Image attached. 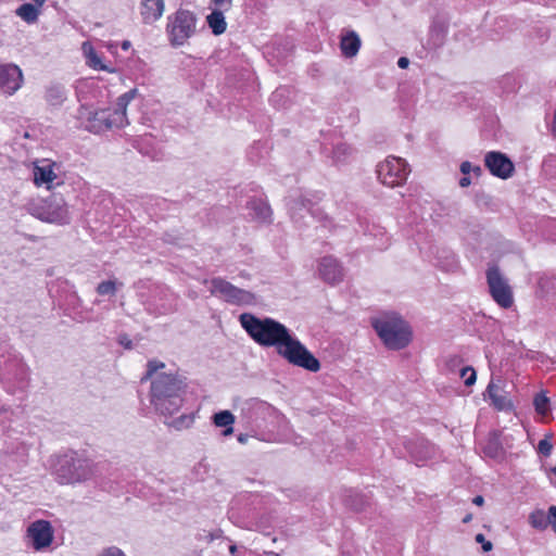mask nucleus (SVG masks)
Here are the masks:
<instances>
[{"label": "nucleus", "mask_w": 556, "mask_h": 556, "mask_svg": "<svg viewBox=\"0 0 556 556\" xmlns=\"http://www.w3.org/2000/svg\"><path fill=\"white\" fill-rule=\"evenodd\" d=\"M239 321L254 342L264 348H276L277 353L289 364L312 372L320 369L319 361L278 320L242 313Z\"/></svg>", "instance_id": "1"}, {"label": "nucleus", "mask_w": 556, "mask_h": 556, "mask_svg": "<svg viewBox=\"0 0 556 556\" xmlns=\"http://www.w3.org/2000/svg\"><path fill=\"white\" fill-rule=\"evenodd\" d=\"M165 364L157 359L147 363V371L141 381H151L150 403L155 412L170 417L181 408L187 389L186 379L177 372H163Z\"/></svg>", "instance_id": "2"}, {"label": "nucleus", "mask_w": 556, "mask_h": 556, "mask_svg": "<svg viewBox=\"0 0 556 556\" xmlns=\"http://www.w3.org/2000/svg\"><path fill=\"white\" fill-rule=\"evenodd\" d=\"M136 93L137 89H131L119 96L114 109L92 111L90 108L81 105L77 113L80 127L90 132L99 134L114 127L121 128L128 125L126 110Z\"/></svg>", "instance_id": "3"}, {"label": "nucleus", "mask_w": 556, "mask_h": 556, "mask_svg": "<svg viewBox=\"0 0 556 556\" xmlns=\"http://www.w3.org/2000/svg\"><path fill=\"white\" fill-rule=\"evenodd\" d=\"M26 211L45 223L61 226L71 223L68 206L61 194L52 193L47 198L30 200L26 204Z\"/></svg>", "instance_id": "4"}, {"label": "nucleus", "mask_w": 556, "mask_h": 556, "mask_svg": "<svg viewBox=\"0 0 556 556\" xmlns=\"http://www.w3.org/2000/svg\"><path fill=\"white\" fill-rule=\"evenodd\" d=\"M372 327L390 350H401L412 340L408 324L395 314L384 315L372 320Z\"/></svg>", "instance_id": "5"}, {"label": "nucleus", "mask_w": 556, "mask_h": 556, "mask_svg": "<svg viewBox=\"0 0 556 556\" xmlns=\"http://www.w3.org/2000/svg\"><path fill=\"white\" fill-rule=\"evenodd\" d=\"M53 473L59 483L73 484L90 479L93 470L92 464L88 459L80 458L73 453L59 457Z\"/></svg>", "instance_id": "6"}, {"label": "nucleus", "mask_w": 556, "mask_h": 556, "mask_svg": "<svg viewBox=\"0 0 556 556\" xmlns=\"http://www.w3.org/2000/svg\"><path fill=\"white\" fill-rule=\"evenodd\" d=\"M197 17L188 10H178L168 17L167 33L174 47L182 46L195 33Z\"/></svg>", "instance_id": "7"}, {"label": "nucleus", "mask_w": 556, "mask_h": 556, "mask_svg": "<svg viewBox=\"0 0 556 556\" xmlns=\"http://www.w3.org/2000/svg\"><path fill=\"white\" fill-rule=\"evenodd\" d=\"M408 173L409 169L406 161L395 156L386 159L377 167L379 180L391 188L403 185Z\"/></svg>", "instance_id": "8"}, {"label": "nucleus", "mask_w": 556, "mask_h": 556, "mask_svg": "<svg viewBox=\"0 0 556 556\" xmlns=\"http://www.w3.org/2000/svg\"><path fill=\"white\" fill-rule=\"evenodd\" d=\"M204 283L210 285L208 290L212 295H217L231 304L242 305L254 302V295L251 292L237 288L223 278L204 280Z\"/></svg>", "instance_id": "9"}, {"label": "nucleus", "mask_w": 556, "mask_h": 556, "mask_svg": "<svg viewBox=\"0 0 556 556\" xmlns=\"http://www.w3.org/2000/svg\"><path fill=\"white\" fill-rule=\"evenodd\" d=\"M486 281L493 300L503 308H509L513 303V291L497 266L486 270Z\"/></svg>", "instance_id": "10"}, {"label": "nucleus", "mask_w": 556, "mask_h": 556, "mask_svg": "<svg viewBox=\"0 0 556 556\" xmlns=\"http://www.w3.org/2000/svg\"><path fill=\"white\" fill-rule=\"evenodd\" d=\"M288 207L290 212V216L292 220L301 226V220L303 219V211H306L311 214V216L318 222L323 223L326 227L330 224V219L319 207H315L313 201L305 194H294L290 195L288 200Z\"/></svg>", "instance_id": "11"}, {"label": "nucleus", "mask_w": 556, "mask_h": 556, "mask_svg": "<svg viewBox=\"0 0 556 556\" xmlns=\"http://www.w3.org/2000/svg\"><path fill=\"white\" fill-rule=\"evenodd\" d=\"M26 538L29 540L33 549L40 552L51 546L54 539V529L48 520H35L27 527Z\"/></svg>", "instance_id": "12"}, {"label": "nucleus", "mask_w": 556, "mask_h": 556, "mask_svg": "<svg viewBox=\"0 0 556 556\" xmlns=\"http://www.w3.org/2000/svg\"><path fill=\"white\" fill-rule=\"evenodd\" d=\"M484 164L493 176L502 179L509 178L515 169V166L509 157L498 151L488 152L484 156Z\"/></svg>", "instance_id": "13"}, {"label": "nucleus", "mask_w": 556, "mask_h": 556, "mask_svg": "<svg viewBox=\"0 0 556 556\" xmlns=\"http://www.w3.org/2000/svg\"><path fill=\"white\" fill-rule=\"evenodd\" d=\"M23 83L21 68L14 64H0V90L7 94L16 92Z\"/></svg>", "instance_id": "14"}, {"label": "nucleus", "mask_w": 556, "mask_h": 556, "mask_svg": "<svg viewBox=\"0 0 556 556\" xmlns=\"http://www.w3.org/2000/svg\"><path fill=\"white\" fill-rule=\"evenodd\" d=\"M404 445L410 457L416 463L432 458L435 454L434 446L424 438L408 440L404 443Z\"/></svg>", "instance_id": "15"}, {"label": "nucleus", "mask_w": 556, "mask_h": 556, "mask_svg": "<svg viewBox=\"0 0 556 556\" xmlns=\"http://www.w3.org/2000/svg\"><path fill=\"white\" fill-rule=\"evenodd\" d=\"M318 273L326 282L331 285L340 282L343 278V268L332 256H325L320 260Z\"/></svg>", "instance_id": "16"}, {"label": "nucleus", "mask_w": 556, "mask_h": 556, "mask_svg": "<svg viewBox=\"0 0 556 556\" xmlns=\"http://www.w3.org/2000/svg\"><path fill=\"white\" fill-rule=\"evenodd\" d=\"M486 394L492 404L498 410L511 407V402L508 399L507 392L504 390V382L501 379L491 380L486 388Z\"/></svg>", "instance_id": "17"}, {"label": "nucleus", "mask_w": 556, "mask_h": 556, "mask_svg": "<svg viewBox=\"0 0 556 556\" xmlns=\"http://www.w3.org/2000/svg\"><path fill=\"white\" fill-rule=\"evenodd\" d=\"M164 0H141L140 15L144 24L156 22L164 13Z\"/></svg>", "instance_id": "18"}, {"label": "nucleus", "mask_w": 556, "mask_h": 556, "mask_svg": "<svg viewBox=\"0 0 556 556\" xmlns=\"http://www.w3.org/2000/svg\"><path fill=\"white\" fill-rule=\"evenodd\" d=\"M362 46L359 36L354 30H344L340 37V49L344 58H354L357 55Z\"/></svg>", "instance_id": "19"}, {"label": "nucleus", "mask_w": 556, "mask_h": 556, "mask_svg": "<svg viewBox=\"0 0 556 556\" xmlns=\"http://www.w3.org/2000/svg\"><path fill=\"white\" fill-rule=\"evenodd\" d=\"M552 514H551V507L548 508V513L546 514L543 509H534L529 515V523L532 528L544 531L547 529L548 526L553 528V520H552Z\"/></svg>", "instance_id": "20"}, {"label": "nucleus", "mask_w": 556, "mask_h": 556, "mask_svg": "<svg viewBox=\"0 0 556 556\" xmlns=\"http://www.w3.org/2000/svg\"><path fill=\"white\" fill-rule=\"evenodd\" d=\"M220 9H213L212 12L206 16L208 27L212 29L214 35H222L226 31L227 23L225 21L224 13Z\"/></svg>", "instance_id": "21"}, {"label": "nucleus", "mask_w": 556, "mask_h": 556, "mask_svg": "<svg viewBox=\"0 0 556 556\" xmlns=\"http://www.w3.org/2000/svg\"><path fill=\"white\" fill-rule=\"evenodd\" d=\"M213 422L216 427L225 428V430L223 431V434L225 437L233 433L232 425L235 422V416L231 412L222 410L219 413L214 414Z\"/></svg>", "instance_id": "22"}, {"label": "nucleus", "mask_w": 556, "mask_h": 556, "mask_svg": "<svg viewBox=\"0 0 556 556\" xmlns=\"http://www.w3.org/2000/svg\"><path fill=\"white\" fill-rule=\"evenodd\" d=\"M46 100L52 106H59L66 100V90L60 84H52L46 90Z\"/></svg>", "instance_id": "23"}, {"label": "nucleus", "mask_w": 556, "mask_h": 556, "mask_svg": "<svg viewBox=\"0 0 556 556\" xmlns=\"http://www.w3.org/2000/svg\"><path fill=\"white\" fill-rule=\"evenodd\" d=\"M483 453L491 458H500L503 455V446L496 432L490 434L483 447Z\"/></svg>", "instance_id": "24"}, {"label": "nucleus", "mask_w": 556, "mask_h": 556, "mask_svg": "<svg viewBox=\"0 0 556 556\" xmlns=\"http://www.w3.org/2000/svg\"><path fill=\"white\" fill-rule=\"evenodd\" d=\"M55 177L50 164L36 166L34 169V180L37 185L52 182Z\"/></svg>", "instance_id": "25"}, {"label": "nucleus", "mask_w": 556, "mask_h": 556, "mask_svg": "<svg viewBox=\"0 0 556 556\" xmlns=\"http://www.w3.org/2000/svg\"><path fill=\"white\" fill-rule=\"evenodd\" d=\"M16 15L26 23H35L38 20L39 10L33 3H24L17 8Z\"/></svg>", "instance_id": "26"}, {"label": "nucleus", "mask_w": 556, "mask_h": 556, "mask_svg": "<svg viewBox=\"0 0 556 556\" xmlns=\"http://www.w3.org/2000/svg\"><path fill=\"white\" fill-rule=\"evenodd\" d=\"M250 207L254 212V217L262 222H269L271 217L270 206L266 202L262 201H251Z\"/></svg>", "instance_id": "27"}, {"label": "nucleus", "mask_w": 556, "mask_h": 556, "mask_svg": "<svg viewBox=\"0 0 556 556\" xmlns=\"http://www.w3.org/2000/svg\"><path fill=\"white\" fill-rule=\"evenodd\" d=\"M10 377L13 375L17 380H24L27 376V368L21 361H14L11 365H7L1 374Z\"/></svg>", "instance_id": "28"}, {"label": "nucleus", "mask_w": 556, "mask_h": 556, "mask_svg": "<svg viewBox=\"0 0 556 556\" xmlns=\"http://www.w3.org/2000/svg\"><path fill=\"white\" fill-rule=\"evenodd\" d=\"M194 421V415L193 414H182L179 417L166 422L168 427L180 431L184 429H188L192 426Z\"/></svg>", "instance_id": "29"}, {"label": "nucleus", "mask_w": 556, "mask_h": 556, "mask_svg": "<svg viewBox=\"0 0 556 556\" xmlns=\"http://www.w3.org/2000/svg\"><path fill=\"white\" fill-rule=\"evenodd\" d=\"M353 154V149L346 143H339L333 148L332 157L336 163H344Z\"/></svg>", "instance_id": "30"}, {"label": "nucleus", "mask_w": 556, "mask_h": 556, "mask_svg": "<svg viewBox=\"0 0 556 556\" xmlns=\"http://www.w3.org/2000/svg\"><path fill=\"white\" fill-rule=\"evenodd\" d=\"M533 404L538 414L542 416L547 415L549 410V400L546 395L542 393L536 394Z\"/></svg>", "instance_id": "31"}, {"label": "nucleus", "mask_w": 556, "mask_h": 556, "mask_svg": "<svg viewBox=\"0 0 556 556\" xmlns=\"http://www.w3.org/2000/svg\"><path fill=\"white\" fill-rule=\"evenodd\" d=\"M117 290V283L114 280L102 281L97 287V292L100 295L111 294L114 295Z\"/></svg>", "instance_id": "32"}, {"label": "nucleus", "mask_w": 556, "mask_h": 556, "mask_svg": "<svg viewBox=\"0 0 556 556\" xmlns=\"http://www.w3.org/2000/svg\"><path fill=\"white\" fill-rule=\"evenodd\" d=\"M552 435H545L544 439L540 440L536 451L539 454L548 457L552 454L553 444L551 442Z\"/></svg>", "instance_id": "33"}, {"label": "nucleus", "mask_w": 556, "mask_h": 556, "mask_svg": "<svg viewBox=\"0 0 556 556\" xmlns=\"http://www.w3.org/2000/svg\"><path fill=\"white\" fill-rule=\"evenodd\" d=\"M460 377L465 379V384L470 387L476 382L477 375L472 367H464L460 370Z\"/></svg>", "instance_id": "34"}, {"label": "nucleus", "mask_w": 556, "mask_h": 556, "mask_svg": "<svg viewBox=\"0 0 556 556\" xmlns=\"http://www.w3.org/2000/svg\"><path fill=\"white\" fill-rule=\"evenodd\" d=\"M460 172L464 175H468L470 173H473L476 176H480L482 173V168L478 165H472L470 162L465 161L460 164Z\"/></svg>", "instance_id": "35"}, {"label": "nucleus", "mask_w": 556, "mask_h": 556, "mask_svg": "<svg viewBox=\"0 0 556 556\" xmlns=\"http://www.w3.org/2000/svg\"><path fill=\"white\" fill-rule=\"evenodd\" d=\"M87 58H88V64L92 68H94V70H103V71L108 70L106 66L101 63L100 58L98 56V54L93 50H90V52L88 53Z\"/></svg>", "instance_id": "36"}, {"label": "nucleus", "mask_w": 556, "mask_h": 556, "mask_svg": "<svg viewBox=\"0 0 556 556\" xmlns=\"http://www.w3.org/2000/svg\"><path fill=\"white\" fill-rule=\"evenodd\" d=\"M214 9L229 11L232 5V0H212Z\"/></svg>", "instance_id": "37"}, {"label": "nucleus", "mask_w": 556, "mask_h": 556, "mask_svg": "<svg viewBox=\"0 0 556 556\" xmlns=\"http://www.w3.org/2000/svg\"><path fill=\"white\" fill-rule=\"evenodd\" d=\"M99 556H126L118 547L111 546L105 548Z\"/></svg>", "instance_id": "38"}, {"label": "nucleus", "mask_w": 556, "mask_h": 556, "mask_svg": "<svg viewBox=\"0 0 556 556\" xmlns=\"http://www.w3.org/2000/svg\"><path fill=\"white\" fill-rule=\"evenodd\" d=\"M476 541L482 543V548L484 552H490L493 547L492 543L490 541H486L482 533H478L476 535Z\"/></svg>", "instance_id": "39"}, {"label": "nucleus", "mask_w": 556, "mask_h": 556, "mask_svg": "<svg viewBox=\"0 0 556 556\" xmlns=\"http://www.w3.org/2000/svg\"><path fill=\"white\" fill-rule=\"evenodd\" d=\"M431 33H432V36H435V38H437V42H435V45H437V46L442 45V42H443V38H444V31H443V29H442V28L433 27V28L431 29Z\"/></svg>", "instance_id": "40"}, {"label": "nucleus", "mask_w": 556, "mask_h": 556, "mask_svg": "<svg viewBox=\"0 0 556 556\" xmlns=\"http://www.w3.org/2000/svg\"><path fill=\"white\" fill-rule=\"evenodd\" d=\"M119 343L122 345H124L126 349H131L132 348L131 340L128 339L126 336H122L119 338Z\"/></svg>", "instance_id": "41"}, {"label": "nucleus", "mask_w": 556, "mask_h": 556, "mask_svg": "<svg viewBox=\"0 0 556 556\" xmlns=\"http://www.w3.org/2000/svg\"><path fill=\"white\" fill-rule=\"evenodd\" d=\"M409 64V60L405 56H402L397 60V65L400 68H406Z\"/></svg>", "instance_id": "42"}, {"label": "nucleus", "mask_w": 556, "mask_h": 556, "mask_svg": "<svg viewBox=\"0 0 556 556\" xmlns=\"http://www.w3.org/2000/svg\"><path fill=\"white\" fill-rule=\"evenodd\" d=\"M470 184H471L470 178H469V177H467V175H465L464 177H462V178L459 179V186H460L462 188H466V187H468Z\"/></svg>", "instance_id": "43"}, {"label": "nucleus", "mask_w": 556, "mask_h": 556, "mask_svg": "<svg viewBox=\"0 0 556 556\" xmlns=\"http://www.w3.org/2000/svg\"><path fill=\"white\" fill-rule=\"evenodd\" d=\"M551 514H552V520H553V530L556 533V506H551Z\"/></svg>", "instance_id": "44"}, {"label": "nucleus", "mask_w": 556, "mask_h": 556, "mask_svg": "<svg viewBox=\"0 0 556 556\" xmlns=\"http://www.w3.org/2000/svg\"><path fill=\"white\" fill-rule=\"evenodd\" d=\"M472 503L475 505L481 506L484 503V498L481 495H477L473 497Z\"/></svg>", "instance_id": "45"}, {"label": "nucleus", "mask_w": 556, "mask_h": 556, "mask_svg": "<svg viewBox=\"0 0 556 556\" xmlns=\"http://www.w3.org/2000/svg\"><path fill=\"white\" fill-rule=\"evenodd\" d=\"M282 92L283 90L282 89H277L274 93H273V97H271V100L275 101L276 98L282 96Z\"/></svg>", "instance_id": "46"}, {"label": "nucleus", "mask_w": 556, "mask_h": 556, "mask_svg": "<svg viewBox=\"0 0 556 556\" xmlns=\"http://www.w3.org/2000/svg\"><path fill=\"white\" fill-rule=\"evenodd\" d=\"M31 1L34 2L33 4L36 5V8L38 9L43 5L46 0H31Z\"/></svg>", "instance_id": "47"}, {"label": "nucleus", "mask_w": 556, "mask_h": 556, "mask_svg": "<svg viewBox=\"0 0 556 556\" xmlns=\"http://www.w3.org/2000/svg\"><path fill=\"white\" fill-rule=\"evenodd\" d=\"M472 519V515L471 514H467L464 518H463V522L464 523H468L470 522Z\"/></svg>", "instance_id": "48"}, {"label": "nucleus", "mask_w": 556, "mask_h": 556, "mask_svg": "<svg viewBox=\"0 0 556 556\" xmlns=\"http://www.w3.org/2000/svg\"><path fill=\"white\" fill-rule=\"evenodd\" d=\"M236 551H237L236 545H230V547H229V552H230L232 555L236 553Z\"/></svg>", "instance_id": "49"}, {"label": "nucleus", "mask_w": 556, "mask_h": 556, "mask_svg": "<svg viewBox=\"0 0 556 556\" xmlns=\"http://www.w3.org/2000/svg\"><path fill=\"white\" fill-rule=\"evenodd\" d=\"M129 45H130V43H129V41H125V42H123L122 48H123L124 50H126V49H128Z\"/></svg>", "instance_id": "50"}, {"label": "nucleus", "mask_w": 556, "mask_h": 556, "mask_svg": "<svg viewBox=\"0 0 556 556\" xmlns=\"http://www.w3.org/2000/svg\"><path fill=\"white\" fill-rule=\"evenodd\" d=\"M240 442H244V438L242 435L239 437L238 439Z\"/></svg>", "instance_id": "51"}, {"label": "nucleus", "mask_w": 556, "mask_h": 556, "mask_svg": "<svg viewBox=\"0 0 556 556\" xmlns=\"http://www.w3.org/2000/svg\"><path fill=\"white\" fill-rule=\"evenodd\" d=\"M552 471L554 472V475L556 476V466L552 469Z\"/></svg>", "instance_id": "52"}, {"label": "nucleus", "mask_w": 556, "mask_h": 556, "mask_svg": "<svg viewBox=\"0 0 556 556\" xmlns=\"http://www.w3.org/2000/svg\"><path fill=\"white\" fill-rule=\"evenodd\" d=\"M276 556H280V555L276 554Z\"/></svg>", "instance_id": "53"}]
</instances>
